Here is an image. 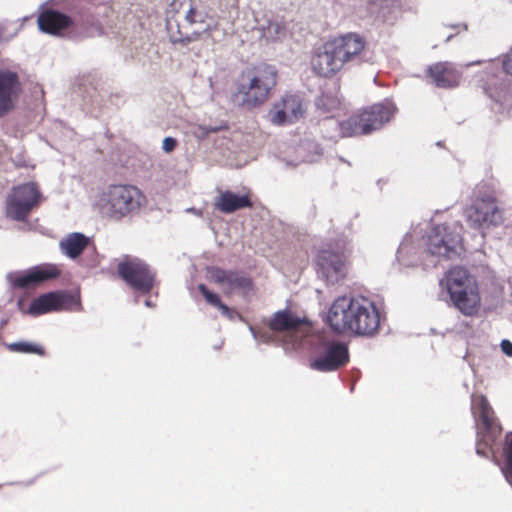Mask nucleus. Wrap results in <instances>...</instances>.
Here are the masks:
<instances>
[{
    "mask_svg": "<svg viewBox=\"0 0 512 512\" xmlns=\"http://www.w3.org/2000/svg\"><path fill=\"white\" fill-rule=\"evenodd\" d=\"M367 41L356 32H347L329 38L316 48L311 56V68L315 74L332 78L344 69L368 62Z\"/></svg>",
    "mask_w": 512,
    "mask_h": 512,
    "instance_id": "obj_1",
    "label": "nucleus"
},
{
    "mask_svg": "<svg viewBox=\"0 0 512 512\" xmlns=\"http://www.w3.org/2000/svg\"><path fill=\"white\" fill-rule=\"evenodd\" d=\"M328 323L337 333L372 336L380 328V312L366 297H338L328 312Z\"/></svg>",
    "mask_w": 512,
    "mask_h": 512,
    "instance_id": "obj_2",
    "label": "nucleus"
},
{
    "mask_svg": "<svg viewBox=\"0 0 512 512\" xmlns=\"http://www.w3.org/2000/svg\"><path fill=\"white\" fill-rule=\"evenodd\" d=\"M278 82V71L267 63L255 65L241 74L233 97L242 107L255 108L265 103Z\"/></svg>",
    "mask_w": 512,
    "mask_h": 512,
    "instance_id": "obj_3",
    "label": "nucleus"
},
{
    "mask_svg": "<svg viewBox=\"0 0 512 512\" xmlns=\"http://www.w3.org/2000/svg\"><path fill=\"white\" fill-rule=\"evenodd\" d=\"M447 291L451 304L461 314L473 317L481 308V295L476 279L463 267H453L440 280Z\"/></svg>",
    "mask_w": 512,
    "mask_h": 512,
    "instance_id": "obj_4",
    "label": "nucleus"
},
{
    "mask_svg": "<svg viewBox=\"0 0 512 512\" xmlns=\"http://www.w3.org/2000/svg\"><path fill=\"white\" fill-rule=\"evenodd\" d=\"M395 106L390 102L376 103L359 109L346 119L338 122L341 138L369 135L381 129L394 116Z\"/></svg>",
    "mask_w": 512,
    "mask_h": 512,
    "instance_id": "obj_5",
    "label": "nucleus"
},
{
    "mask_svg": "<svg viewBox=\"0 0 512 512\" xmlns=\"http://www.w3.org/2000/svg\"><path fill=\"white\" fill-rule=\"evenodd\" d=\"M104 196L103 210L109 218L115 220L138 213L146 203L144 193L130 184L110 185Z\"/></svg>",
    "mask_w": 512,
    "mask_h": 512,
    "instance_id": "obj_6",
    "label": "nucleus"
},
{
    "mask_svg": "<svg viewBox=\"0 0 512 512\" xmlns=\"http://www.w3.org/2000/svg\"><path fill=\"white\" fill-rule=\"evenodd\" d=\"M472 411L478 425L477 454L486 456V448H492L502 432V427L488 399L479 395L472 400Z\"/></svg>",
    "mask_w": 512,
    "mask_h": 512,
    "instance_id": "obj_7",
    "label": "nucleus"
},
{
    "mask_svg": "<svg viewBox=\"0 0 512 512\" xmlns=\"http://www.w3.org/2000/svg\"><path fill=\"white\" fill-rule=\"evenodd\" d=\"M118 276L134 291L147 295L156 283V273L143 260L124 256L117 265Z\"/></svg>",
    "mask_w": 512,
    "mask_h": 512,
    "instance_id": "obj_8",
    "label": "nucleus"
},
{
    "mask_svg": "<svg viewBox=\"0 0 512 512\" xmlns=\"http://www.w3.org/2000/svg\"><path fill=\"white\" fill-rule=\"evenodd\" d=\"M42 194L35 182L13 187L6 200V216L15 221H25L33 209L42 202Z\"/></svg>",
    "mask_w": 512,
    "mask_h": 512,
    "instance_id": "obj_9",
    "label": "nucleus"
},
{
    "mask_svg": "<svg viewBox=\"0 0 512 512\" xmlns=\"http://www.w3.org/2000/svg\"><path fill=\"white\" fill-rule=\"evenodd\" d=\"M17 306L22 313L37 317L48 313L72 310L74 306H80V303L72 294L58 290L43 293L34 298L27 309L23 300H18Z\"/></svg>",
    "mask_w": 512,
    "mask_h": 512,
    "instance_id": "obj_10",
    "label": "nucleus"
},
{
    "mask_svg": "<svg viewBox=\"0 0 512 512\" xmlns=\"http://www.w3.org/2000/svg\"><path fill=\"white\" fill-rule=\"evenodd\" d=\"M427 251L434 256L452 258L462 248V237L447 224L435 225L427 238Z\"/></svg>",
    "mask_w": 512,
    "mask_h": 512,
    "instance_id": "obj_11",
    "label": "nucleus"
},
{
    "mask_svg": "<svg viewBox=\"0 0 512 512\" xmlns=\"http://www.w3.org/2000/svg\"><path fill=\"white\" fill-rule=\"evenodd\" d=\"M269 328L274 332L284 333L288 342L297 346L310 333L309 323L288 309L277 311L269 321Z\"/></svg>",
    "mask_w": 512,
    "mask_h": 512,
    "instance_id": "obj_12",
    "label": "nucleus"
},
{
    "mask_svg": "<svg viewBox=\"0 0 512 512\" xmlns=\"http://www.w3.org/2000/svg\"><path fill=\"white\" fill-rule=\"evenodd\" d=\"M61 273L60 265L42 263L29 268L25 272L11 274L9 280L14 288L27 289L57 279Z\"/></svg>",
    "mask_w": 512,
    "mask_h": 512,
    "instance_id": "obj_13",
    "label": "nucleus"
},
{
    "mask_svg": "<svg viewBox=\"0 0 512 512\" xmlns=\"http://www.w3.org/2000/svg\"><path fill=\"white\" fill-rule=\"evenodd\" d=\"M347 257L344 246L338 251L330 247L320 250L316 258L318 273L331 283L339 281L347 274Z\"/></svg>",
    "mask_w": 512,
    "mask_h": 512,
    "instance_id": "obj_14",
    "label": "nucleus"
},
{
    "mask_svg": "<svg viewBox=\"0 0 512 512\" xmlns=\"http://www.w3.org/2000/svg\"><path fill=\"white\" fill-rule=\"evenodd\" d=\"M349 362V350L345 343L328 341L323 345V352L311 361L310 367L320 372L336 371Z\"/></svg>",
    "mask_w": 512,
    "mask_h": 512,
    "instance_id": "obj_15",
    "label": "nucleus"
},
{
    "mask_svg": "<svg viewBox=\"0 0 512 512\" xmlns=\"http://www.w3.org/2000/svg\"><path fill=\"white\" fill-rule=\"evenodd\" d=\"M465 216L467 223L474 229L503 222L502 212L493 199L477 201L465 210Z\"/></svg>",
    "mask_w": 512,
    "mask_h": 512,
    "instance_id": "obj_16",
    "label": "nucleus"
},
{
    "mask_svg": "<svg viewBox=\"0 0 512 512\" xmlns=\"http://www.w3.org/2000/svg\"><path fill=\"white\" fill-rule=\"evenodd\" d=\"M22 90L17 72L9 69L0 70V118L7 116L16 108Z\"/></svg>",
    "mask_w": 512,
    "mask_h": 512,
    "instance_id": "obj_17",
    "label": "nucleus"
},
{
    "mask_svg": "<svg viewBox=\"0 0 512 512\" xmlns=\"http://www.w3.org/2000/svg\"><path fill=\"white\" fill-rule=\"evenodd\" d=\"M303 99L296 94H285L276 102L269 112L270 120L275 125L292 124L305 114Z\"/></svg>",
    "mask_w": 512,
    "mask_h": 512,
    "instance_id": "obj_18",
    "label": "nucleus"
},
{
    "mask_svg": "<svg viewBox=\"0 0 512 512\" xmlns=\"http://www.w3.org/2000/svg\"><path fill=\"white\" fill-rule=\"evenodd\" d=\"M210 279L218 284L226 295L234 292L248 293L253 289L252 279L240 271L225 270L219 267L208 269Z\"/></svg>",
    "mask_w": 512,
    "mask_h": 512,
    "instance_id": "obj_19",
    "label": "nucleus"
},
{
    "mask_svg": "<svg viewBox=\"0 0 512 512\" xmlns=\"http://www.w3.org/2000/svg\"><path fill=\"white\" fill-rule=\"evenodd\" d=\"M427 75L432 83L439 88L458 86L461 74L451 62H437L427 69Z\"/></svg>",
    "mask_w": 512,
    "mask_h": 512,
    "instance_id": "obj_20",
    "label": "nucleus"
},
{
    "mask_svg": "<svg viewBox=\"0 0 512 512\" xmlns=\"http://www.w3.org/2000/svg\"><path fill=\"white\" fill-rule=\"evenodd\" d=\"M37 24L44 33L60 35L73 24V20L58 10L46 9L38 15Z\"/></svg>",
    "mask_w": 512,
    "mask_h": 512,
    "instance_id": "obj_21",
    "label": "nucleus"
},
{
    "mask_svg": "<svg viewBox=\"0 0 512 512\" xmlns=\"http://www.w3.org/2000/svg\"><path fill=\"white\" fill-rule=\"evenodd\" d=\"M214 207L220 212L230 214L243 208H252L250 194L237 195L229 190L220 192L215 199Z\"/></svg>",
    "mask_w": 512,
    "mask_h": 512,
    "instance_id": "obj_22",
    "label": "nucleus"
},
{
    "mask_svg": "<svg viewBox=\"0 0 512 512\" xmlns=\"http://www.w3.org/2000/svg\"><path fill=\"white\" fill-rule=\"evenodd\" d=\"M90 239L82 233H70L59 243L60 250L63 254L71 259L80 256L88 247Z\"/></svg>",
    "mask_w": 512,
    "mask_h": 512,
    "instance_id": "obj_23",
    "label": "nucleus"
},
{
    "mask_svg": "<svg viewBox=\"0 0 512 512\" xmlns=\"http://www.w3.org/2000/svg\"><path fill=\"white\" fill-rule=\"evenodd\" d=\"M167 31L169 34L170 41L174 44L187 45L188 43L195 41L201 35L199 30H185L180 28L177 20L169 19L167 21Z\"/></svg>",
    "mask_w": 512,
    "mask_h": 512,
    "instance_id": "obj_24",
    "label": "nucleus"
},
{
    "mask_svg": "<svg viewBox=\"0 0 512 512\" xmlns=\"http://www.w3.org/2000/svg\"><path fill=\"white\" fill-rule=\"evenodd\" d=\"M177 15L183 16L190 26L203 23L202 16L196 11L192 0H173L171 4Z\"/></svg>",
    "mask_w": 512,
    "mask_h": 512,
    "instance_id": "obj_25",
    "label": "nucleus"
},
{
    "mask_svg": "<svg viewBox=\"0 0 512 512\" xmlns=\"http://www.w3.org/2000/svg\"><path fill=\"white\" fill-rule=\"evenodd\" d=\"M198 290L203 295L207 303L218 308L223 316L229 319L234 318L235 312L221 301L218 294L211 292L204 284H199Z\"/></svg>",
    "mask_w": 512,
    "mask_h": 512,
    "instance_id": "obj_26",
    "label": "nucleus"
},
{
    "mask_svg": "<svg viewBox=\"0 0 512 512\" xmlns=\"http://www.w3.org/2000/svg\"><path fill=\"white\" fill-rule=\"evenodd\" d=\"M287 35V27L282 21H269L262 29V36L271 42L282 41Z\"/></svg>",
    "mask_w": 512,
    "mask_h": 512,
    "instance_id": "obj_27",
    "label": "nucleus"
},
{
    "mask_svg": "<svg viewBox=\"0 0 512 512\" xmlns=\"http://www.w3.org/2000/svg\"><path fill=\"white\" fill-rule=\"evenodd\" d=\"M317 109L322 113H332L341 107V100L337 93L323 92L316 100Z\"/></svg>",
    "mask_w": 512,
    "mask_h": 512,
    "instance_id": "obj_28",
    "label": "nucleus"
},
{
    "mask_svg": "<svg viewBox=\"0 0 512 512\" xmlns=\"http://www.w3.org/2000/svg\"><path fill=\"white\" fill-rule=\"evenodd\" d=\"M503 456L504 465L502 467V473L507 482L512 485V432L507 433L505 436Z\"/></svg>",
    "mask_w": 512,
    "mask_h": 512,
    "instance_id": "obj_29",
    "label": "nucleus"
},
{
    "mask_svg": "<svg viewBox=\"0 0 512 512\" xmlns=\"http://www.w3.org/2000/svg\"><path fill=\"white\" fill-rule=\"evenodd\" d=\"M8 349L12 352L23 353V354H36L41 357L46 355L45 348L38 343L19 341L8 345Z\"/></svg>",
    "mask_w": 512,
    "mask_h": 512,
    "instance_id": "obj_30",
    "label": "nucleus"
},
{
    "mask_svg": "<svg viewBox=\"0 0 512 512\" xmlns=\"http://www.w3.org/2000/svg\"><path fill=\"white\" fill-rule=\"evenodd\" d=\"M502 68L507 75L512 77V48L503 56Z\"/></svg>",
    "mask_w": 512,
    "mask_h": 512,
    "instance_id": "obj_31",
    "label": "nucleus"
},
{
    "mask_svg": "<svg viewBox=\"0 0 512 512\" xmlns=\"http://www.w3.org/2000/svg\"><path fill=\"white\" fill-rule=\"evenodd\" d=\"M177 146L176 139L172 137H166L163 140L162 148L165 152L169 153L172 152Z\"/></svg>",
    "mask_w": 512,
    "mask_h": 512,
    "instance_id": "obj_32",
    "label": "nucleus"
},
{
    "mask_svg": "<svg viewBox=\"0 0 512 512\" xmlns=\"http://www.w3.org/2000/svg\"><path fill=\"white\" fill-rule=\"evenodd\" d=\"M501 349L507 356H512V342L509 340H502Z\"/></svg>",
    "mask_w": 512,
    "mask_h": 512,
    "instance_id": "obj_33",
    "label": "nucleus"
},
{
    "mask_svg": "<svg viewBox=\"0 0 512 512\" xmlns=\"http://www.w3.org/2000/svg\"><path fill=\"white\" fill-rule=\"evenodd\" d=\"M145 304H146V306H148V307H151V306H152V304H151V302H150L149 300H147V301L145 302Z\"/></svg>",
    "mask_w": 512,
    "mask_h": 512,
    "instance_id": "obj_34",
    "label": "nucleus"
},
{
    "mask_svg": "<svg viewBox=\"0 0 512 512\" xmlns=\"http://www.w3.org/2000/svg\"><path fill=\"white\" fill-rule=\"evenodd\" d=\"M210 30V27L209 25H207L204 29H203V32H206V31H209Z\"/></svg>",
    "mask_w": 512,
    "mask_h": 512,
    "instance_id": "obj_35",
    "label": "nucleus"
}]
</instances>
